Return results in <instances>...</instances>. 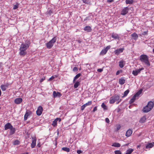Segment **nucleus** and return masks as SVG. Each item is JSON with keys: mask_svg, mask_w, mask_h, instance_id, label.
<instances>
[{"mask_svg": "<svg viewBox=\"0 0 154 154\" xmlns=\"http://www.w3.org/2000/svg\"><path fill=\"white\" fill-rule=\"evenodd\" d=\"M30 41L28 40H26L25 41V44H22L20 46L19 50V54L20 55L24 56L26 54V50L30 46Z\"/></svg>", "mask_w": 154, "mask_h": 154, "instance_id": "nucleus-1", "label": "nucleus"}, {"mask_svg": "<svg viewBox=\"0 0 154 154\" xmlns=\"http://www.w3.org/2000/svg\"><path fill=\"white\" fill-rule=\"evenodd\" d=\"M154 104L152 101L149 102L146 106H145L143 109V112L146 113L150 111L153 108Z\"/></svg>", "mask_w": 154, "mask_h": 154, "instance_id": "nucleus-2", "label": "nucleus"}, {"mask_svg": "<svg viewBox=\"0 0 154 154\" xmlns=\"http://www.w3.org/2000/svg\"><path fill=\"white\" fill-rule=\"evenodd\" d=\"M140 60L141 62L144 63L148 66L150 65L148 57L146 55L142 54L140 57Z\"/></svg>", "mask_w": 154, "mask_h": 154, "instance_id": "nucleus-3", "label": "nucleus"}, {"mask_svg": "<svg viewBox=\"0 0 154 154\" xmlns=\"http://www.w3.org/2000/svg\"><path fill=\"white\" fill-rule=\"evenodd\" d=\"M57 38L56 37H54L52 39L46 44V46L47 48L49 49L51 48L53 46L54 43L56 41Z\"/></svg>", "mask_w": 154, "mask_h": 154, "instance_id": "nucleus-4", "label": "nucleus"}, {"mask_svg": "<svg viewBox=\"0 0 154 154\" xmlns=\"http://www.w3.org/2000/svg\"><path fill=\"white\" fill-rule=\"evenodd\" d=\"M142 89H140L138 91V92L136 93L135 94L133 97L130 100V103H133L136 99V98L137 97H138L139 95L141 94L142 93Z\"/></svg>", "mask_w": 154, "mask_h": 154, "instance_id": "nucleus-5", "label": "nucleus"}, {"mask_svg": "<svg viewBox=\"0 0 154 154\" xmlns=\"http://www.w3.org/2000/svg\"><path fill=\"white\" fill-rule=\"evenodd\" d=\"M110 45L107 46L105 48V49L102 50L100 52V55H103L105 54L107 51L110 48Z\"/></svg>", "mask_w": 154, "mask_h": 154, "instance_id": "nucleus-6", "label": "nucleus"}, {"mask_svg": "<svg viewBox=\"0 0 154 154\" xmlns=\"http://www.w3.org/2000/svg\"><path fill=\"white\" fill-rule=\"evenodd\" d=\"M32 140L31 145V147L32 148H33L35 147L36 145V137H32Z\"/></svg>", "mask_w": 154, "mask_h": 154, "instance_id": "nucleus-7", "label": "nucleus"}, {"mask_svg": "<svg viewBox=\"0 0 154 154\" xmlns=\"http://www.w3.org/2000/svg\"><path fill=\"white\" fill-rule=\"evenodd\" d=\"M43 110L42 107L41 106H39L36 112V114L38 116L41 115L42 114Z\"/></svg>", "mask_w": 154, "mask_h": 154, "instance_id": "nucleus-8", "label": "nucleus"}, {"mask_svg": "<svg viewBox=\"0 0 154 154\" xmlns=\"http://www.w3.org/2000/svg\"><path fill=\"white\" fill-rule=\"evenodd\" d=\"M129 10V8L128 7L124 8L122 10L121 13V14L125 15L127 14Z\"/></svg>", "mask_w": 154, "mask_h": 154, "instance_id": "nucleus-9", "label": "nucleus"}, {"mask_svg": "<svg viewBox=\"0 0 154 154\" xmlns=\"http://www.w3.org/2000/svg\"><path fill=\"white\" fill-rule=\"evenodd\" d=\"M61 119L59 118H57L55 119L52 122V125L54 127H56L57 125V121L60 122L61 121Z\"/></svg>", "mask_w": 154, "mask_h": 154, "instance_id": "nucleus-10", "label": "nucleus"}, {"mask_svg": "<svg viewBox=\"0 0 154 154\" xmlns=\"http://www.w3.org/2000/svg\"><path fill=\"white\" fill-rule=\"evenodd\" d=\"M124 49V48H122L119 49H118L114 51V52L117 55H118L120 54V53L123 52Z\"/></svg>", "mask_w": 154, "mask_h": 154, "instance_id": "nucleus-11", "label": "nucleus"}, {"mask_svg": "<svg viewBox=\"0 0 154 154\" xmlns=\"http://www.w3.org/2000/svg\"><path fill=\"white\" fill-rule=\"evenodd\" d=\"M12 125L9 123H8L5 124L4 126L5 130H7L8 129H10L12 128Z\"/></svg>", "mask_w": 154, "mask_h": 154, "instance_id": "nucleus-12", "label": "nucleus"}, {"mask_svg": "<svg viewBox=\"0 0 154 154\" xmlns=\"http://www.w3.org/2000/svg\"><path fill=\"white\" fill-rule=\"evenodd\" d=\"M53 95L54 97V98L57 97H60L62 95V94L58 92H56L55 91H53Z\"/></svg>", "mask_w": 154, "mask_h": 154, "instance_id": "nucleus-13", "label": "nucleus"}, {"mask_svg": "<svg viewBox=\"0 0 154 154\" xmlns=\"http://www.w3.org/2000/svg\"><path fill=\"white\" fill-rule=\"evenodd\" d=\"M23 101V100L21 98H17L14 100V102L16 104H19Z\"/></svg>", "mask_w": 154, "mask_h": 154, "instance_id": "nucleus-14", "label": "nucleus"}, {"mask_svg": "<svg viewBox=\"0 0 154 154\" xmlns=\"http://www.w3.org/2000/svg\"><path fill=\"white\" fill-rule=\"evenodd\" d=\"M8 86L9 84L8 83L5 85H2L1 86V88L2 91H5Z\"/></svg>", "mask_w": 154, "mask_h": 154, "instance_id": "nucleus-15", "label": "nucleus"}, {"mask_svg": "<svg viewBox=\"0 0 154 154\" xmlns=\"http://www.w3.org/2000/svg\"><path fill=\"white\" fill-rule=\"evenodd\" d=\"M132 133V131L131 129H129L126 131L125 136L127 137H129L131 135Z\"/></svg>", "mask_w": 154, "mask_h": 154, "instance_id": "nucleus-16", "label": "nucleus"}, {"mask_svg": "<svg viewBox=\"0 0 154 154\" xmlns=\"http://www.w3.org/2000/svg\"><path fill=\"white\" fill-rule=\"evenodd\" d=\"M111 37L115 39H119V37L117 34L112 33V34Z\"/></svg>", "mask_w": 154, "mask_h": 154, "instance_id": "nucleus-17", "label": "nucleus"}, {"mask_svg": "<svg viewBox=\"0 0 154 154\" xmlns=\"http://www.w3.org/2000/svg\"><path fill=\"white\" fill-rule=\"evenodd\" d=\"M141 71V69H138L137 70H133L132 72V74L134 76H136L138 75V74Z\"/></svg>", "mask_w": 154, "mask_h": 154, "instance_id": "nucleus-18", "label": "nucleus"}, {"mask_svg": "<svg viewBox=\"0 0 154 154\" xmlns=\"http://www.w3.org/2000/svg\"><path fill=\"white\" fill-rule=\"evenodd\" d=\"M125 82V80L124 77H122L119 79V83L121 85L124 84Z\"/></svg>", "mask_w": 154, "mask_h": 154, "instance_id": "nucleus-19", "label": "nucleus"}, {"mask_svg": "<svg viewBox=\"0 0 154 154\" xmlns=\"http://www.w3.org/2000/svg\"><path fill=\"white\" fill-rule=\"evenodd\" d=\"M84 30L88 32H89L91 31L92 29L90 26H88L84 28Z\"/></svg>", "mask_w": 154, "mask_h": 154, "instance_id": "nucleus-20", "label": "nucleus"}, {"mask_svg": "<svg viewBox=\"0 0 154 154\" xmlns=\"http://www.w3.org/2000/svg\"><path fill=\"white\" fill-rule=\"evenodd\" d=\"M131 36L132 37V38L135 40H136L138 38L137 35L135 32L132 34Z\"/></svg>", "mask_w": 154, "mask_h": 154, "instance_id": "nucleus-21", "label": "nucleus"}, {"mask_svg": "<svg viewBox=\"0 0 154 154\" xmlns=\"http://www.w3.org/2000/svg\"><path fill=\"white\" fill-rule=\"evenodd\" d=\"M146 119V116H144L140 119L139 122L141 123H143L145 122Z\"/></svg>", "mask_w": 154, "mask_h": 154, "instance_id": "nucleus-22", "label": "nucleus"}, {"mask_svg": "<svg viewBox=\"0 0 154 154\" xmlns=\"http://www.w3.org/2000/svg\"><path fill=\"white\" fill-rule=\"evenodd\" d=\"M30 113V112L29 111L28 112V111H27L26 113V114H25L24 118V120H26L27 119V118L28 116L29 115Z\"/></svg>", "mask_w": 154, "mask_h": 154, "instance_id": "nucleus-23", "label": "nucleus"}, {"mask_svg": "<svg viewBox=\"0 0 154 154\" xmlns=\"http://www.w3.org/2000/svg\"><path fill=\"white\" fill-rule=\"evenodd\" d=\"M113 97L115 101H118V102H119L121 100H119V96L115 94Z\"/></svg>", "mask_w": 154, "mask_h": 154, "instance_id": "nucleus-24", "label": "nucleus"}, {"mask_svg": "<svg viewBox=\"0 0 154 154\" xmlns=\"http://www.w3.org/2000/svg\"><path fill=\"white\" fill-rule=\"evenodd\" d=\"M112 146L116 147H119L121 146V144L119 143L115 142L113 143Z\"/></svg>", "mask_w": 154, "mask_h": 154, "instance_id": "nucleus-25", "label": "nucleus"}, {"mask_svg": "<svg viewBox=\"0 0 154 154\" xmlns=\"http://www.w3.org/2000/svg\"><path fill=\"white\" fill-rule=\"evenodd\" d=\"M153 146V145L152 143H149L146 145V149L152 148Z\"/></svg>", "mask_w": 154, "mask_h": 154, "instance_id": "nucleus-26", "label": "nucleus"}, {"mask_svg": "<svg viewBox=\"0 0 154 154\" xmlns=\"http://www.w3.org/2000/svg\"><path fill=\"white\" fill-rule=\"evenodd\" d=\"M10 134L11 135H12L14 134L16 131V129L15 128H14L12 126V128H11L10 129Z\"/></svg>", "mask_w": 154, "mask_h": 154, "instance_id": "nucleus-27", "label": "nucleus"}, {"mask_svg": "<svg viewBox=\"0 0 154 154\" xmlns=\"http://www.w3.org/2000/svg\"><path fill=\"white\" fill-rule=\"evenodd\" d=\"M134 150V149L130 148L126 151V153L125 154H131Z\"/></svg>", "mask_w": 154, "mask_h": 154, "instance_id": "nucleus-28", "label": "nucleus"}, {"mask_svg": "<svg viewBox=\"0 0 154 154\" xmlns=\"http://www.w3.org/2000/svg\"><path fill=\"white\" fill-rule=\"evenodd\" d=\"M62 149L67 152H69L70 151V148L68 147H63L62 148Z\"/></svg>", "mask_w": 154, "mask_h": 154, "instance_id": "nucleus-29", "label": "nucleus"}, {"mask_svg": "<svg viewBox=\"0 0 154 154\" xmlns=\"http://www.w3.org/2000/svg\"><path fill=\"white\" fill-rule=\"evenodd\" d=\"M80 82H78V81H77L75 83V84H74V88H78V86L79 85H80Z\"/></svg>", "mask_w": 154, "mask_h": 154, "instance_id": "nucleus-30", "label": "nucleus"}, {"mask_svg": "<svg viewBox=\"0 0 154 154\" xmlns=\"http://www.w3.org/2000/svg\"><path fill=\"white\" fill-rule=\"evenodd\" d=\"M129 92V90H127L126 91H125L124 94V95L122 97H126L127 96Z\"/></svg>", "mask_w": 154, "mask_h": 154, "instance_id": "nucleus-31", "label": "nucleus"}, {"mask_svg": "<svg viewBox=\"0 0 154 154\" xmlns=\"http://www.w3.org/2000/svg\"><path fill=\"white\" fill-rule=\"evenodd\" d=\"M115 100H114L113 97H112L110 98L109 103L110 104H113L115 103Z\"/></svg>", "mask_w": 154, "mask_h": 154, "instance_id": "nucleus-32", "label": "nucleus"}, {"mask_svg": "<svg viewBox=\"0 0 154 154\" xmlns=\"http://www.w3.org/2000/svg\"><path fill=\"white\" fill-rule=\"evenodd\" d=\"M134 1L133 0H126L125 2L126 4H132Z\"/></svg>", "mask_w": 154, "mask_h": 154, "instance_id": "nucleus-33", "label": "nucleus"}, {"mask_svg": "<svg viewBox=\"0 0 154 154\" xmlns=\"http://www.w3.org/2000/svg\"><path fill=\"white\" fill-rule=\"evenodd\" d=\"M123 61H121L119 62V66L121 68H122L124 67Z\"/></svg>", "mask_w": 154, "mask_h": 154, "instance_id": "nucleus-34", "label": "nucleus"}, {"mask_svg": "<svg viewBox=\"0 0 154 154\" xmlns=\"http://www.w3.org/2000/svg\"><path fill=\"white\" fill-rule=\"evenodd\" d=\"M92 102L91 101H88L87 103H86L84 105L86 107L87 106H89L91 105L92 104Z\"/></svg>", "mask_w": 154, "mask_h": 154, "instance_id": "nucleus-35", "label": "nucleus"}, {"mask_svg": "<svg viewBox=\"0 0 154 154\" xmlns=\"http://www.w3.org/2000/svg\"><path fill=\"white\" fill-rule=\"evenodd\" d=\"M101 107L103 109H107V108L106 106L104 103H103L101 105Z\"/></svg>", "mask_w": 154, "mask_h": 154, "instance_id": "nucleus-36", "label": "nucleus"}, {"mask_svg": "<svg viewBox=\"0 0 154 154\" xmlns=\"http://www.w3.org/2000/svg\"><path fill=\"white\" fill-rule=\"evenodd\" d=\"M116 131H117L119 130L121 128V126L119 124L117 125H116Z\"/></svg>", "mask_w": 154, "mask_h": 154, "instance_id": "nucleus-37", "label": "nucleus"}, {"mask_svg": "<svg viewBox=\"0 0 154 154\" xmlns=\"http://www.w3.org/2000/svg\"><path fill=\"white\" fill-rule=\"evenodd\" d=\"M57 77V76L55 75L54 76H52L51 78H50L48 79V81H51L54 79L55 77Z\"/></svg>", "mask_w": 154, "mask_h": 154, "instance_id": "nucleus-38", "label": "nucleus"}, {"mask_svg": "<svg viewBox=\"0 0 154 154\" xmlns=\"http://www.w3.org/2000/svg\"><path fill=\"white\" fill-rule=\"evenodd\" d=\"M19 143L20 141L18 140H16L14 142V145H17L19 144Z\"/></svg>", "mask_w": 154, "mask_h": 154, "instance_id": "nucleus-39", "label": "nucleus"}, {"mask_svg": "<svg viewBox=\"0 0 154 154\" xmlns=\"http://www.w3.org/2000/svg\"><path fill=\"white\" fill-rule=\"evenodd\" d=\"M81 75V74L80 73H79L77 74L74 77L75 79H78Z\"/></svg>", "mask_w": 154, "mask_h": 154, "instance_id": "nucleus-40", "label": "nucleus"}, {"mask_svg": "<svg viewBox=\"0 0 154 154\" xmlns=\"http://www.w3.org/2000/svg\"><path fill=\"white\" fill-rule=\"evenodd\" d=\"M115 154H122L121 152L119 150H116L114 152Z\"/></svg>", "mask_w": 154, "mask_h": 154, "instance_id": "nucleus-41", "label": "nucleus"}, {"mask_svg": "<svg viewBox=\"0 0 154 154\" xmlns=\"http://www.w3.org/2000/svg\"><path fill=\"white\" fill-rule=\"evenodd\" d=\"M18 4H17L16 5H15L14 6L13 9L14 10L18 8Z\"/></svg>", "mask_w": 154, "mask_h": 154, "instance_id": "nucleus-42", "label": "nucleus"}, {"mask_svg": "<svg viewBox=\"0 0 154 154\" xmlns=\"http://www.w3.org/2000/svg\"><path fill=\"white\" fill-rule=\"evenodd\" d=\"M122 70H118L116 72V75H118L120 73H122Z\"/></svg>", "mask_w": 154, "mask_h": 154, "instance_id": "nucleus-43", "label": "nucleus"}, {"mask_svg": "<svg viewBox=\"0 0 154 154\" xmlns=\"http://www.w3.org/2000/svg\"><path fill=\"white\" fill-rule=\"evenodd\" d=\"M53 13L52 10H50L48 11V14L49 15H51Z\"/></svg>", "mask_w": 154, "mask_h": 154, "instance_id": "nucleus-44", "label": "nucleus"}, {"mask_svg": "<svg viewBox=\"0 0 154 154\" xmlns=\"http://www.w3.org/2000/svg\"><path fill=\"white\" fill-rule=\"evenodd\" d=\"M78 70V69L76 67H75L73 68V71L74 72L77 71Z\"/></svg>", "mask_w": 154, "mask_h": 154, "instance_id": "nucleus-45", "label": "nucleus"}, {"mask_svg": "<svg viewBox=\"0 0 154 154\" xmlns=\"http://www.w3.org/2000/svg\"><path fill=\"white\" fill-rule=\"evenodd\" d=\"M45 79V77H44L42 78L40 80V82L41 83Z\"/></svg>", "mask_w": 154, "mask_h": 154, "instance_id": "nucleus-46", "label": "nucleus"}, {"mask_svg": "<svg viewBox=\"0 0 154 154\" xmlns=\"http://www.w3.org/2000/svg\"><path fill=\"white\" fill-rule=\"evenodd\" d=\"M85 107H86V106L84 104L83 105H82V106H81V110H84Z\"/></svg>", "mask_w": 154, "mask_h": 154, "instance_id": "nucleus-47", "label": "nucleus"}, {"mask_svg": "<svg viewBox=\"0 0 154 154\" xmlns=\"http://www.w3.org/2000/svg\"><path fill=\"white\" fill-rule=\"evenodd\" d=\"M82 152V151L81 150H78L77 151V152L78 154H80Z\"/></svg>", "mask_w": 154, "mask_h": 154, "instance_id": "nucleus-48", "label": "nucleus"}, {"mask_svg": "<svg viewBox=\"0 0 154 154\" xmlns=\"http://www.w3.org/2000/svg\"><path fill=\"white\" fill-rule=\"evenodd\" d=\"M97 107L95 106L94 107L93 110H92V112H95V111H97Z\"/></svg>", "mask_w": 154, "mask_h": 154, "instance_id": "nucleus-49", "label": "nucleus"}, {"mask_svg": "<svg viewBox=\"0 0 154 154\" xmlns=\"http://www.w3.org/2000/svg\"><path fill=\"white\" fill-rule=\"evenodd\" d=\"M103 71V69H98L97 70V71L99 72H101Z\"/></svg>", "mask_w": 154, "mask_h": 154, "instance_id": "nucleus-50", "label": "nucleus"}, {"mask_svg": "<svg viewBox=\"0 0 154 154\" xmlns=\"http://www.w3.org/2000/svg\"><path fill=\"white\" fill-rule=\"evenodd\" d=\"M105 121L106 122L108 123H109V119L108 118H106L105 119Z\"/></svg>", "mask_w": 154, "mask_h": 154, "instance_id": "nucleus-51", "label": "nucleus"}, {"mask_svg": "<svg viewBox=\"0 0 154 154\" xmlns=\"http://www.w3.org/2000/svg\"><path fill=\"white\" fill-rule=\"evenodd\" d=\"M83 2L85 4H87V0H82Z\"/></svg>", "mask_w": 154, "mask_h": 154, "instance_id": "nucleus-52", "label": "nucleus"}, {"mask_svg": "<svg viewBox=\"0 0 154 154\" xmlns=\"http://www.w3.org/2000/svg\"><path fill=\"white\" fill-rule=\"evenodd\" d=\"M114 0H107V2H111L113 1Z\"/></svg>", "mask_w": 154, "mask_h": 154, "instance_id": "nucleus-53", "label": "nucleus"}, {"mask_svg": "<svg viewBox=\"0 0 154 154\" xmlns=\"http://www.w3.org/2000/svg\"><path fill=\"white\" fill-rule=\"evenodd\" d=\"M147 32H148V31L144 32L143 33H144V34H143L144 35L147 34Z\"/></svg>", "mask_w": 154, "mask_h": 154, "instance_id": "nucleus-54", "label": "nucleus"}, {"mask_svg": "<svg viewBox=\"0 0 154 154\" xmlns=\"http://www.w3.org/2000/svg\"><path fill=\"white\" fill-rule=\"evenodd\" d=\"M37 146H38V147H40L41 146V145L40 143H38L37 144Z\"/></svg>", "mask_w": 154, "mask_h": 154, "instance_id": "nucleus-55", "label": "nucleus"}, {"mask_svg": "<svg viewBox=\"0 0 154 154\" xmlns=\"http://www.w3.org/2000/svg\"><path fill=\"white\" fill-rule=\"evenodd\" d=\"M77 42H79V43H80L82 42V41H81V40H77Z\"/></svg>", "mask_w": 154, "mask_h": 154, "instance_id": "nucleus-56", "label": "nucleus"}, {"mask_svg": "<svg viewBox=\"0 0 154 154\" xmlns=\"http://www.w3.org/2000/svg\"><path fill=\"white\" fill-rule=\"evenodd\" d=\"M76 80V79H75V78H74L73 80V83H75V80Z\"/></svg>", "mask_w": 154, "mask_h": 154, "instance_id": "nucleus-57", "label": "nucleus"}, {"mask_svg": "<svg viewBox=\"0 0 154 154\" xmlns=\"http://www.w3.org/2000/svg\"><path fill=\"white\" fill-rule=\"evenodd\" d=\"M2 63H0V68L2 66Z\"/></svg>", "mask_w": 154, "mask_h": 154, "instance_id": "nucleus-58", "label": "nucleus"}, {"mask_svg": "<svg viewBox=\"0 0 154 154\" xmlns=\"http://www.w3.org/2000/svg\"><path fill=\"white\" fill-rule=\"evenodd\" d=\"M137 148H140V145H138V146H137Z\"/></svg>", "mask_w": 154, "mask_h": 154, "instance_id": "nucleus-59", "label": "nucleus"}, {"mask_svg": "<svg viewBox=\"0 0 154 154\" xmlns=\"http://www.w3.org/2000/svg\"><path fill=\"white\" fill-rule=\"evenodd\" d=\"M59 132L58 131H57V134H59Z\"/></svg>", "mask_w": 154, "mask_h": 154, "instance_id": "nucleus-60", "label": "nucleus"}, {"mask_svg": "<svg viewBox=\"0 0 154 154\" xmlns=\"http://www.w3.org/2000/svg\"><path fill=\"white\" fill-rule=\"evenodd\" d=\"M143 69V68H142V69H141V70L142 69Z\"/></svg>", "mask_w": 154, "mask_h": 154, "instance_id": "nucleus-61", "label": "nucleus"}]
</instances>
